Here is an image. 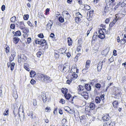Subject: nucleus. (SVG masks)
I'll return each instance as SVG.
<instances>
[{
	"label": "nucleus",
	"instance_id": "nucleus-1",
	"mask_svg": "<svg viewBox=\"0 0 126 126\" xmlns=\"http://www.w3.org/2000/svg\"><path fill=\"white\" fill-rule=\"evenodd\" d=\"M77 88L78 93L81 95L85 99H87L89 97L88 94L87 92L84 91V86L79 85Z\"/></svg>",
	"mask_w": 126,
	"mask_h": 126
},
{
	"label": "nucleus",
	"instance_id": "nucleus-2",
	"mask_svg": "<svg viewBox=\"0 0 126 126\" xmlns=\"http://www.w3.org/2000/svg\"><path fill=\"white\" fill-rule=\"evenodd\" d=\"M46 75L40 73L37 74V78L38 80L43 82L46 81L45 78Z\"/></svg>",
	"mask_w": 126,
	"mask_h": 126
},
{
	"label": "nucleus",
	"instance_id": "nucleus-3",
	"mask_svg": "<svg viewBox=\"0 0 126 126\" xmlns=\"http://www.w3.org/2000/svg\"><path fill=\"white\" fill-rule=\"evenodd\" d=\"M27 59V57L24 54H21L18 56V62L19 63L21 62V61H24Z\"/></svg>",
	"mask_w": 126,
	"mask_h": 126
},
{
	"label": "nucleus",
	"instance_id": "nucleus-4",
	"mask_svg": "<svg viewBox=\"0 0 126 126\" xmlns=\"http://www.w3.org/2000/svg\"><path fill=\"white\" fill-rule=\"evenodd\" d=\"M63 17L66 19H69L70 16L67 11H64L62 13Z\"/></svg>",
	"mask_w": 126,
	"mask_h": 126
},
{
	"label": "nucleus",
	"instance_id": "nucleus-5",
	"mask_svg": "<svg viewBox=\"0 0 126 126\" xmlns=\"http://www.w3.org/2000/svg\"><path fill=\"white\" fill-rule=\"evenodd\" d=\"M27 114L28 116L33 120L35 119L36 118V116L33 114L32 111H29Z\"/></svg>",
	"mask_w": 126,
	"mask_h": 126
},
{
	"label": "nucleus",
	"instance_id": "nucleus-6",
	"mask_svg": "<svg viewBox=\"0 0 126 126\" xmlns=\"http://www.w3.org/2000/svg\"><path fill=\"white\" fill-rule=\"evenodd\" d=\"M110 117L108 114H105L104 116L102 117V119L105 121H106L108 120H109Z\"/></svg>",
	"mask_w": 126,
	"mask_h": 126
},
{
	"label": "nucleus",
	"instance_id": "nucleus-7",
	"mask_svg": "<svg viewBox=\"0 0 126 126\" xmlns=\"http://www.w3.org/2000/svg\"><path fill=\"white\" fill-rule=\"evenodd\" d=\"M90 61L89 60H87L86 63L85 68L82 70V71L85 70H86L89 67L90 64Z\"/></svg>",
	"mask_w": 126,
	"mask_h": 126
},
{
	"label": "nucleus",
	"instance_id": "nucleus-8",
	"mask_svg": "<svg viewBox=\"0 0 126 126\" xmlns=\"http://www.w3.org/2000/svg\"><path fill=\"white\" fill-rule=\"evenodd\" d=\"M15 53H16L14 51H13L12 52L11 56L10 57V61L11 62L14 59V58L16 56Z\"/></svg>",
	"mask_w": 126,
	"mask_h": 126
},
{
	"label": "nucleus",
	"instance_id": "nucleus-9",
	"mask_svg": "<svg viewBox=\"0 0 126 126\" xmlns=\"http://www.w3.org/2000/svg\"><path fill=\"white\" fill-rule=\"evenodd\" d=\"M46 81V83H49L51 82L52 81V79L49 76L46 75L45 78Z\"/></svg>",
	"mask_w": 126,
	"mask_h": 126
},
{
	"label": "nucleus",
	"instance_id": "nucleus-10",
	"mask_svg": "<svg viewBox=\"0 0 126 126\" xmlns=\"http://www.w3.org/2000/svg\"><path fill=\"white\" fill-rule=\"evenodd\" d=\"M19 28L22 30H24L25 29V25L23 22H20L19 23Z\"/></svg>",
	"mask_w": 126,
	"mask_h": 126
},
{
	"label": "nucleus",
	"instance_id": "nucleus-11",
	"mask_svg": "<svg viewBox=\"0 0 126 126\" xmlns=\"http://www.w3.org/2000/svg\"><path fill=\"white\" fill-rule=\"evenodd\" d=\"M78 77V75L77 74L74 73H72V76L71 77V78L73 80H74L75 79L77 78Z\"/></svg>",
	"mask_w": 126,
	"mask_h": 126
},
{
	"label": "nucleus",
	"instance_id": "nucleus-12",
	"mask_svg": "<svg viewBox=\"0 0 126 126\" xmlns=\"http://www.w3.org/2000/svg\"><path fill=\"white\" fill-rule=\"evenodd\" d=\"M52 24V22L51 21V20H50L48 22V23L47 25V27L49 29H50Z\"/></svg>",
	"mask_w": 126,
	"mask_h": 126
},
{
	"label": "nucleus",
	"instance_id": "nucleus-13",
	"mask_svg": "<svg viewBox=\"0 0 126 126\" xmlns=\"http://www.w3.org/2000/svg\"><path fill=\"white\" fill-rule=\"evenodd\" d=\"M85 89L87 91H90L91 90V86L89 84H86L85 86Z\"/></svg>",
	"mask_w": 126,
	"mask_h": 126
},
{
	"label": "nucleus",
	"instance_id": "nucleus-14",
	"mask_svg": "<svg viewBox=\"0 0 126 126\" xmlns=\"http://www.w3.org/2000/svg\"><path fill=\"white\" fill-rule=\"evenodd\" d=\"M106 3L107 7L109 8L110 6L112 5V3L110 0H106Z\"/></svg>",
	"mask_w": 126,
	"mask_h": 126
},
{
	"label": "nucleus",
	"instance_id": "nucleus-15",
	"mask_svg": "<svg viewBox=\"0 0 126 126\" xmlns=\"http://www.w3.org/2000/svg\"><path fill=\"white\" fill-rule=\"evenodd\" d=\"M40 45L42 46H45L46 45L47 42L46 40L44 39L40 40Z\"/></svg>",
	"mask_w": 126,
	"mask_h": 126
},
{
	"label": "nucleus",
	"instance_id": "nucleus-16",
	"mask_svg": "<svg viewBox=\"0 0 126 126\" xmlns=\"http://www.w3.org/2000/svg\"><path fill=\"white\" fill-rule=\"evenodd\" d=\"M24 67L27 71H30V69L29 67L28 64L27 63H25L24 64Z\"/></svg>",
	"mask_w": 126,
	"mask_h": 126
},
{
	"label": "nucleus",
	"instance_id": "nucleus-17",
	"mask_svg": "<svg viewBox=\"0 0 126 126\" xmlns=\"http://www.w3.org/2000/svg\"><path fill=\"white\" fill-rule=\"evenodd\" d=\"M102 64L101 63H99L97 65V69L98 71H100L102 67Z\"/></svg>",
	"mask_w": 126,
	"mask_h": 126
},
{
	"label": "nucleus",
	"instance_id": "nucleus-18",
	"mask_svg": "<svg viewBox=\"0 0 126 126\" xmlns=\"http://www.w3.org/2000/svg\"><path fill=\"white\" fill-rule=\"evenodd\" d=\"M20 39L17 37H15L13 39V42L15 44H16L19 42Z\"/></svg>",
	"mask_w": 126,
	"mask_h": 126
},
{
	"label": "nucleus",
	"instance_id": "nucleus-19",
	"mask_svg": "<svg viewBox=\"0 0 126 126\" xmlns=\"http://www.w3.org/2000/svg\"><path fill=\"white\" fill-rule=\"evenodd\" d=\"M55 56L56 58H58L59 57V53L58 50H54Z\"/></svg>",
	"mask_w": 126,
	"mask_h": 126
},
{
	"label": "nucleus",
	"instance_id": "nucleus-20",
	"mask_svg": "<svg viewBox=\"0 0 126 126\" xmlns=\"http://www.w3.org/2000/svg\"><path fill=\"white\" fill-rule=\"evenodd\" d=\"M101 101V99L100 97L97 96L96 97L95 102L97 104L99 103Z\"/></svg>",
	"mask_w": 126,
	"mask_h": 126
},
{
	"label": "nucleus",
	"instance_id": "nucleus-21",
	"mask_svg": "<svg viewBox=\"0 0 126 126\" xmlns=\"http://www.w3.org/2000/svg\"><path fill=\"white\" fill-rule=\"evenodd\" d=\"M36 75V73L33 71H32L30 72V76L31 77H34Z\"/></svg>",
	"mask_w": 126,
	"mask_h": 126
},
{
	"label": "nucleus",
	"instance_id": "nucleus-22",
	"mask_svg": "<svg viewBox=\"0 0 126 126\" xmlns=\"http://www.w3.org/2000/svg\"><path fill=\"white\" fill-rule=\"evenodd\" d=\"M88 107L90 109H91L92 110H94L95 107V105L94 103H91L90 105V107Z\"/></svg>",
	"mask_w": 126,
	"mask_h": 126
},
{
	"label": "nucleus",
	"instance_id": "nucleus-23",
	"mask_svg": "<svg viewBox=\"0 0 126 126\" xmlns=\"http://www.w3.org/2000/svg\"><path fill=\"white\" fill-rule=\"evenodd\" d=\"M70 68L68 66H66L63 67V71L65 72L68 71L69 70Z\"/></svg>",
	"mask_w": 126,
	"mask_h": 126
},
{
	"label": "nucleus",
	"instance_id": "nucleus-24",
	"mask_svg": "<svg viewBox=\"0 0 126 126\" xmlns=\"http://www.w3.org/2000/svg\"><path fill=\"white\" fill-rule=\"evenodd\" d=\"M64 96L68 100L70 98L71 95L69 93H66L64 94Z\"/></svg>",
	"mask_w": 126,
	"mask_h": 126
},
{
	"label": "nucleus",
	"instance_id": "nucleus-25",
	"mask_svg": "<svg viewBox=\"0 0 126 126\" xmlns=\"http://www.w3.org/2000/svg\"><path fill=\"white\" fill-rule=\"evenodd\" d=\"M68 43L69 46H70L72 45V40L70 38H68Z\"/></svg>",
	"mask_w": 126,
	"mask_h": 126
},
{
	"label": "nucleus",
	"instance_id": "nucleus-26",
	"mask_svg": "<svg viewBox=\"0 0 126 126\" xmlns=\"http://www.w3.org/2000/svg\"><path fill=\"white\" fill-rule=\"evenodd\" d=\"M108 51L107 49H105L104 50H103L101 52V54L102 55H106V54L108 53Z\"/></svg>",
	"mask_w": 126,
	"mask_h": 126
},
{
	"label": "nucleus",
	"instance_id": "nucleus-27",
	"mask_svg": "<svg viewBox=\"0 0 126 126\" xmlns=\"http://www.w3.org/2000/svg\"><path fill=\"white\" fill-rule=\"evenodd\" d=\"M21 35V33L20 31H18L15 32V35L16 36H19Z\"/></svg>",
	"mask_w": 126,
	"mask_h": 126
},
{
	"label": "nucleus",
	"instance_id": "nucleus-28",
	"mask_svg": "<svg viewBox=\"0 0 126 126\" xmlns=\"http://www.w3.org/2000/svg\"><path fill=\"white\" fill-rule=\"evenodd\" d=\"M8 109L6 108V109L5 111L4 112L3 115H8Z\"/></svg>",
	"mask_w": 126,
	"mask_h": 126
},
{
	"label": "nucleus",
	"instance_id": "nucleus-29",
	"mask_svg": "<svg viewBox=\"0 0 126 126\" xmlns=\"http://www.w3.org/2000/svg\"><path fill=\"white\" fill-rule=\"evenodd\" d=\"M62 92L63 93L65 94L67 92V89L66 88L65 89L63 88L62 90Z\"/></svg>",
	"mask_w": 126,
	"mask_h": 126
},
{
	"label": "nucleus",
	"instance_id": "nucleus-30",
	"mask_svg": "<svg viewBox=\"0 0 126 126\" xmlns=\"http://www.w3.org/2000/svg\"><path fill=\"white\" fill-rule=\"evenodd\" d=\"M75 82L73 80L71 79H70L67 80L66 81L67 83L69 84H70L72 82L74 83Z\"/></svg>",
	"mask_w": 126,
	"mask_h": 126
},
{
	"label": "nucleus",
	"instance_id": "nucleus-31",
	"mask_svg": "<svg viewBox=\"0 0 126 126\" xmlns=\"http://www.w3.org/2000/svg\"><path fill=\"white\" fill-rule=\"evenodd\" d=\"M80 55H81V53H78L77 54L74 58V60L75 61L77 62L78 61V58Z\"/></svg>",
	"mask_w": 126,
	"mask_h": 126
},
{
	"label": "nucleus",
	"instance_id": "nucleus-32",
	"mask_svg": "<svg viewBox=\"0 0 126 126\" xmlns=\"http://www.w3.org/2000/svg\"><path fill=\"white\" fill-rule=\"evenodd\" d=\"M90 8V7L89 5H84V9L85 10H89Z\"/></svg>",
	"mask_w": 126,
	"mask_h": 126
},
{
	"label": "nucleus",
	"instance_id": "nucleus-33",
	"mask_svg": "<svg viewBox=\"0 0 126 126\" xmlns=\"http://www.w3.org/2000/svg\"><path fill=\"white\" fill-rule=\"evenodd\" d=\"M117 14L116 15H115L116 18L114 19L113 20L112 22V23H113V25L114 24V23H115L117 21V20L119 18V17H117Z\"/></svg>",
	"mask_w": 126,
	"mask_h": 126
},
{
	"label": "nucleus",
	"instance_id": "nucleus-34",
	"mask_svg": "<svg viewBox=\"0 0 126 126\" xmlns=\"http://www.w3.org/2000/svg\"><path fill=\"white\" fill-rule=\"evenodd\" d=\"M98 37L101 39H104L105 37V34H99L98 35Z\"/></svg>",
	"mask_w": 126,
	"mask_h": 126
},
{
	"label": "nucleus",
	"instance_id": "nucleus-35",
	"mask_svg": "<svg viewBox=\"0 0 126 126\" xmlns=\"http://www.w3.org/2000/svg\"><path fill=\"white\" fill-rule=\"evenodd\" d=\"M15 65V64L14 63H11L10 67L11 70L12 71L14 70Z\"/></svg>",
	"mask_w": 126,
	"mask_h": 126
},
{
	"label": "nucleus",
	"instance_id": "nucleus-36",
	"mask_svg": "<svg viewBox=\"0 0 126 126\" xmlns=\"http://www.w3.org/2000/svg\"><path fill=\"white\" fill-rule=\"evenodd\" d=\"M126 42V38H124L123 39L120 40V43L122 44H124Z\"/></svg>",
	"mask_w": 126,
	"mask_h": 126
},
{
	"label": "nucleus",
	"instance_id": "nucleus-37",
	"mask_svg": "<svg viewBox=\"0 0 126 126\" xmlns=\"http://www.w3.org/2000/svg\"><path fill=\"white\" fill-rule=\"evenodd\" d=\"M13 96L15 99H16L17 98L18 95L16 92L13 93Z\"/></svg>",
	"mask_w": 126,
	"mask_h": 126
},
{
	"label": "nucleus",
	"instance_id": "nucleus-38",
	"mask_svg": "<svg viewBox=\"0 0 126 126\" xmlns=\"http://www.w3.org/2000/svg\"><path fill=\"white\" fill-rule=\"evenodd\" d=\"M59 20L62 23L64 22V19L63 17L61 16L59 17Z\"/></svg>",
	"mask_w": 126,
	"mask_h": 126
},
{
	"label": "nucleus",
	"instance_id": "nucleus-39",
	"mask_svg": "<svg viewBox=\"0 0 126 126\" xmlns=\"http://www.w3.org/2000/svg\"><path fill=\"white\" fill-rule=\"evenodd\" d=\"M76 68H75V67H73L72 68L71 70V73H75V71H76Z\"/></svg>",
	"mask_w": 126,
	"mask_h": 126
},
{
	"label": "nucleus",
	"instance_id": "nucleus-40",
	"mask_svg": "<svg viewBox=\"0 0 126 126\" xmlns=\"http://www.w3.org/2000/svg\"><path fill=\"white\" fill-rule=\"evenodd\" d=\"M121 2H120L118 3L114 8V9L116 10L121 4Z\"/></svg>",
	"mask_w": 126,
	"mask_h": 126
},
{
	"label": "nucleus",
	"instance_id": "nucleus-41",
	"mask_svg": "<svg viewBox=\"0 0 126 126\" xmlns=\"http://www.w3.org/2000/svg\"><path fill=\"white\" fill-rule=\"evenodd\" d=\"M80 19L78 17H76L75 18V22L76 23H78Z\"/></svg>",
	"mask_w": 126,
	"mask_h": 126
},
{
	"label": "nucleus",
	"instance_id": "nucleus-42",
	"mask_svg": "<svg viewBox=\"0 0 126 126\" xmlns=\"http://www.w3.org/2000/svg\"><path fill=\"white\" fill-rule=\"evenodd\" d=\"M16 17L15 16H14L11 17L10 19V20L11 22H14L16 20Z\"/></svg>",
	"mask_w": 126,
	"mask_h": 126
},
{
	"label": "nucleus",
	"instance_id": "nucleus-43",
	"mask_svg": "<svg viewBox=\"0 0 126 126\" xmlns=\"http://www.w3.org/2000/svg\"><path fill=\"white\" fill-rule=\"evenodd\" d=\"M29 17V15L28 14L25 15H24V18L25 20H27Z\"/></svg>",
	"mask_w": 126,
	"mask_h": 126
},
{
	"label": "nucleus",
	"instance_id": "nucleus-44",
	"mask_svg": "<svg viewBox=\"0 0 126 126\" xmlns=\"http://www.w3.org/2000/svg\"><path fill=\"white\" fill-rule=\"evenodd\" d=\"M42 53L40 51H38L36 53V55L38 57H40Z\"/></svg>",
	"mask_w": 126,
	"mask_h": 126
},
{
	"label": "nucleus",
	"instance_id": "nucleus-45",
	"mask_svg": "<svg viewBox=\"0 0 126 126\" xmlns=\"http://www.w3.org/2000/svg\"><path fill=\"white\" fill-rule=\"evenodd\" d=\"M107 11V9L106 7H105L104 11H103V15H106V13Z\"/></svg>",
	"mask_w": 126,
	"mask_h": 126
},
{
	"label": "nucleus",
	"instance_id": "nucleus-46",
	"mask_svg": "<svg viewBox=\"0 0 126 126\" xmlns=\"http://www.w3.org/2000/svg\"><path fill=\"white\" fill-rule=\"evenodd\" d=\"M10 48L8 47H7L5 48V51L6 53H8L9 51Z\"/></svg>",
	"mask_w": 126,
	"mask_h": 126
},
{
	"label": "nucleus",
	"instance_id": "nucleus-47",
	"mask_svg": "<svg viewBox=\"0 0 126 126\" xmlns=\"http://www.w3.org/2000/svg\"><path fill=\"white\" fill-rule=\"evenodd\" d=\"M101 87V85L100 84L97 83L95 85V87L96 88H99Z\"/></svg>",
	"mask_w": 126,
	"mask_h": 126
},
{
	"label": "nucleus",
	"instance_id": "nucleus-48",
	"mask_svg": "<svg viewBox=\"0 0 126 126\" xmlns=\"http://www.w3.org/2000/svg\"><path fill=\"white\" fill-rule=\"evenodd\" d=\"M112 104L114 107L115 106L116 107V106L118 105L117 102L115 101L113 102Z\"/></svg>",
	"mask_w": 126,
	"mask_h": 126
},
{
	"label": "nucleus",
	"instance_id": "nucleus-49",
	"mask_svg": "<svg viewBox=\"0 0 126 126\" xmlns=\"http://www.w3.org/2000/svg\"><path fill=\"white\" fill-rule=\"evenodd\" d=\"M46 110H46V111L49 112H50L51 110V109L49 107H47L46 108Z\"/></svg>",
	"mask_w": 126,
	"mask_h": 126
},
{
	"label": "nucleus",
	"instance_id": "nucleus-50",
	"mask_svg": "<svg viewBox=\"0 0 126 126\" xmlns=\"http://www.w3.org/2000/svg\"><path fill=\"white\" fill-rule=\"evenodd\" d=\"M38 36L39 38H43L44 37V35L43 33H41L38 35Z\"/></svg>",
	"mask_w": 126,
	"mask_h": 126
},
{
	"label": "nucleus",
	"instance_id": "nucleus-51",
	"mask_svg": "<svg viewBox=\"0 0 126 126\" xmlns=\"http://www.w3.org/2000/svg\"><path fill=\"white\" fill-rule=\"evenodd\" d=\"M33 104L35 106L37 105V101L35 99H33Z\"/></svg>",
	"mask_w": 126,
	"mask_h": 126
},
{
	"label": "nucleus",
	"instance_id": "nucleus-52",
	"mask_svg": "<svg viewBox=\"0 0 126 126\" xmlns=\"http://www.w3.org/2000/svg\"><path fill=\"white\" fill-rule=\"evenodd\" d=\"M35 43L36 44H38L40 45V40L39 39L36 40L35 41Z\"/></svg>",
	"mask_w": 126,
	"mask_h": 126
},
{
	"label": "nucleus",
	"instance_id": "nucleus-53",
	"mask_svg": "<svg viewBox=\"0 0 126 126\" xmlns=\"http://www.w3.org/2000/svg\"><path fill=\"white\" fill-rule=\"evenodd\" d=\"M31 39L30 37H29L27 39V42L28 44L30 43L31 42Z\"/></svg>",
	"mask_w": 126,
	"mask_h": 126
},
{
	"label": "nucleus",
	"instance_id": "nucleus-54",
	"mask_svg": "<svg viewBox=\"0 0 126 126\" xmlns=\"http://www.w3.org/2000/svg\"><path fill=\"white\" fill-rule=\"evenodd\" d=\"M60 102L61 103L63 104L65 103V101L64 99H62L60 100Z\"/></svg>",
	"mask_w": 126,
	"mask_h": 126
},
{
	"label": "nucleus",
	"instance_id": "nucleus-55",
	"mask_svg": "<svg viewBox=\"0 0 126 126\" xmlns=\"http://www.w3.org/2000/svg\"><path fill=\"white\" fill-rule=\"evenodd\" d=\"M81 48V46L80 45L79 46L77 47V51L79 52V51H80Z\"/></svg>",
	"mask_w": 126,
	"mask_h": 126
},
{
	"label": "nucleus",
	"instance_id": "nucleus-56",
	"mask_svg": "<svg viewBox=\"0 0 126 126\" xmlns=\"http://www.w3.org/2000/svg\"><path fill=\"white\" fill-rule=\"evenodd\" d=\"M105 95L104 94H102L100 96L102 100H104V96Z\"/></svg>",
	"mask_w": 126,
	"mask_h": 126
},
{
	"label": "nucleus",
	"instance_id": "nucleus-57",
	"mask_svg": "<svg viewBox=\"0 0 126 126\" xmlns=\"http://www.w3.org/2000/svg\"><path fill=\"white\" fill-rule=\"evenodd\" d=\"M110 123H105L104 124L103 126H109Z\"/></svg>",
	"mask_w": 126,
	"mask_h": 126
},
{
	"label": "nucleus",
	"instance_id": "nucleus-58",
	"mask_svg": "<svg viewBox=\"0 0 126 126\" xmlns=\"http://www.w3.org/2000/svg\"><path fill=\"white\" fill-rule=\"evenodd\" d=\"M99 34H104L103 32V30H102V29H101L99 30Z\"/></svg>",
	"mask_w": 126,
	"mask_h": 126
},
{
	"label": "nucleus",
	"instance_id": "nucleus-59",
	"mask_svg": "<svg viewBox=\"0 0 126 126\" xmlns=\"http://www.w3.org/2000/svg\"><path fill=\"white\" fill-rule=\"evenodd\" d=\"M35 82V81L33 79H32L30 81V83H31L33 85V84Z\"/></svg>",
	"mask_w": 126,
	"mask_h": 126
},
{
	"label": "nucleus",
	"instance_id": "nucleus-60",
	"mask_svg": "<svg viewBox=\"0 0 126 126\" xmlns=\"http://www.w3.org/2000/svg\"><path fill=\"white\" fill-rule=\"evenodd\" d=\"M1 9L2 11H4L5 10V5H3L1 7Z\"/></svg>",
	"mask_w": 126,
	"mask_h": 126
},
{
	"label": "nucleus",
	"instance_id": "nucleus-61",
	"mask_svg": "<svg viewBox=\"0 0 126 126\" xmlns=\"http://www.w3.org/2000/svg\"><path fill=\"white\" fill-rule=\"evenodd\" d=\"M66 53L67 57L68 58H69L71 56L70 53L69 52H68L67 53Z\"/></svg>",
	"mask_w": 126,
	"mask_h": 126
},
{
	"label": "nucleus",
	"instance_id": "nucleus-62",
	"mask_svg": "<svg viewBox=\"0 0 126 126\" xmlns=\"http://www.w3.org/2000/svg\"><path fill=\"white\" fill-rule=\"evenodd\" d=\"M10 28L12 29H14L15 28V25L14 24H11L10 25Z\"/></svg>",
	"mask_w": 126,
	"mask_h": 126
},
{
	"label": "nucleus",
	"instance_id": "nucleus-63",
	"mask_svg": "<svg viewBox=\"0 0 126 126\" xmlns=\"http://www.w3.org/2000/svg\"><path fill=\"white\" fill-rule=\"evenodd\" d=\"M79 118L81 120H83L85 118V117L84 116H82L79 117Z\"/></svg>",
	"mask_w": 126,
	"mask_h": 126
},
{
	"label": "nucleus",
	"instance_id": "nucleus-64",
	"mask_svg": "<svg viewBox=\"0 0 126 126\" xmlns=\"http://www.w3.org/2000/svg\"><path fill=\"white\" fill-rule=\"evenodd\" d=\"M113 58L112 57H111L109 59V61L110 62V63H111L113 61Z\"/></svg>",
	"mask_w": 126,
	"mask_h": 126
}]
</instances>
